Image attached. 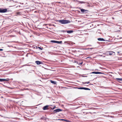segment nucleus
<instances>
[{
	"mask_svg": "<svg viewBox=\"0 0 122 122\" xmlns=\"http://www.w3.org/2000/svg\"><path fill=\"white\" fill-rule=\"evenodd\" d=\"M58 21L61 23V24H67L70 23L71 22L69 20H58Z\"/></svg>",
	"mask_w": 122,
	"mask_h": 122,
	"instance_id": "nucleus-1",
	"label": "nucleus"
},
{
	"mask_svg": "<svg viewBox=\"0 0 122 122\" xmlns=\"http://www.w3.org/2000/svg\"><path fill=\"white\" fill-rule=\"evenodd\" d=\"M76 88L78 89H84L85 90H90V89H89L88 88H85V87H74V88Z\"/></svg>",
	"mask_w": 122,
	"mask_h": 122,
	"instance_id": "nucleus-2",
	"label": "nucleus"
},
{
	"mask_svg": "<svg viewBox=\"0 0 122 122\" xmlns=\"http://www.w3.org/2000/svg\"><path fill=\"white\" fill-rule=\"evenodd\" d=\"M79 8L80 9L82 13H87L86 12H88V10H85L83 9H81L80 7Z\"/></svg>",
	"mask_w": 122,
	"mask_h": 122,
	"instance_id": "nucleus-3",
	"label": "nucleus"
},
{
	"mask_svg": "<svg viewBox=\"0 0 122 122\" xmlns=\"http://www.w3.org/2000/svg\"><path fill=\"white\" fill-rule=\"evenodd\" d=\"M7 9H4L2 8H0V13H3L7 12Z\"/></svg>",
	"mask_w": 122,
	"mask_h": 122,
	"instance_id": "nucleus-4",
	"label": "nucleus"
},
{
	"mask_svg": "<svg viewBox=\"0 0 122 122\" xmlns=\"http://www.w3.org/2000/svg\"><path fill=\"white\" fill-rule=\"evenodd\" d=\"M10 79L9 78L6 79H1L0 78V82H4L5 81H9Z\"/></svg>",
	"mask_w": 122,
	"mask_h": 122,
	"instance_id": "nucleus-5",
	"label": "nucleus"
},
{
	"mask_svg": "<svg viewBox=\"0 0 122 122\" xmlns=\"http://www.w3.org/2000/svg\"><path fill=\"white\" fill-rule=\"evenodd\" d=\"M90 74H104L102 72H93L90 73Z\"/></svg>",
	"mask_w": 122,
	"mask_h": 122,
	"instance_id": "nucleus-6",
	"label": "nucleus"
},
{
	"mask_svg": "<svg viewBox=\"0 0 122 122\" xmlns=\"http://www.w3.org/2000/svg\"><path fill=\"white\" fill-rule=\"evenodd\" d=\"M49 105H47L44 106L42 108L44 110H46L49 109L50 108H48Z\"/></svg>",
	"mask_w": 122,
	"mask_h": 122,
	"instance_id": "nucleus-7",
	"label": "nucleus"
},
{
	"mask_svg": "<svg viewBox=\"0 0 122 122\" xmlns=\"http://www.w3.org/2000/svg\"><path fill=\"white\" fill-rule=\"evenodd\" d=\"M62 110L60 109H57L54 110L53 112L54 113H56L57 112H58L61 111H62Z\"/></svg>",
	"mask_w": 122,
	"mask_h": 122,
	"instance_id": "nucleus-8",
	"label": "nucleus"
},
{
	"mask_svg": "<svg viewBox=\"0 0 122 122\" xmlns=\"http://www.w3.org/2000/svg\"><path fill=\"white\" fill-rule=\"evenodd\" d=\"M35 62L36 63L37 65H39L40 64H43V62L42 61H36Z\"/></svg>",
	"mask_w": 122,
	"mask_h": 122,
	"instance_id": "nucleus-9",
	"label": "nucleus"
},
{
	"mask_svg": "<svg viewBox=\"0 0 122 122\" xmlns=\"http://www.w3.org/2000/svg\"><path fill=\"white\" fill-rule=\"evenodd\" d=\"M116 79L117 81L120 82L121 83L122 82V78H116Z\"/></svg>",
	"mask_w": 122,
	"mask_h": 122,
	"instance_id": "nucleus-10",
	"label": "nucleus"
},
{
	"mask_svg": "<svg viewBox=\"0 0 122 122\" xmlns=\"http://www.w3.org/2000/svg\"><path fill=\"white\" fill-rule=\"evenodd\" d=\"M66 32L68 33H71L73 32V31L72 30H66Z\"/></svg>",
	"mask_w": 122,
	"mask_h": 122,
	"instance_id": "nucleus-11",
	"label": "nucleus"
},
{
	"mask_svg": "<svg viewBox=\"0 0 122 122\" xmlns=\"http://www.w3.org/2000/svg\"><path fill=\"white\" fill-rule=\"evenodd\" d=\"M98 41H105V40L103 38H99L97 39Z\"/></svg>",
	"mask_w": 122,
	"mask_h": 122,
	"instance_id": "nucleus-12",
	"label": "nucleus"
},
{
	"mask_svg": "<svg viewBox=\"0 0 122 122\" xmlns=\"http://www.w3.org/2000/svg\"><path fill=\"white\" fill-rule=\"evenodd\" d=\"M107 53H109V55H112L113 54V53H114L115 52L113 51H108Z\"/></svg>",
	"mask_w": 122,
	"mask_h": 122,
	"instance_id": "nucleus-13",
	"label": "nucleus"
},
{
	"mask_svg": "<svg viewBox=\"0 0 122 122\" xmlns=\"http://www.w3.org/2000/svg\"><path fill=\"white\" fill-rule=\"evenodd\" d=\"M50 81L51 82V83L53 84L54 85H56V82L55 81L51 80H50Z\"/></svg>",
	"mask_w": 122,
	"mask_h": 122,
	"instance_id": "nucleus-14",
	"label": "nucleus"
},
{
	"mask_svg": "<svg viewBox=\"0 0 122 122\" xmlns=\"http://www.w3.org/2000/svg\"><path fill=\"white\" fill-rule=\"evenodd\" d=\"M88 110V109H85L82 110L83 112L84 113H85V112L87 111Z\"/></svg>",
	"mask_w": 122,
	"mask_h": 122,
	"instance_id": "nucleus-15",
	"label": "nucleus"
},
{
	"mask_svg": "<svg viewBox=\"0 0 122 122\" xmlns=\"http://www.w3.org/2000/svg\"><path fill=\"white\" fill-rule=\"evenodd\" d=\"M62 43V41H56V43L61 44V43Z\"/></svg>",
	"mask_w": 122,
	"mask_h": 122,
	"instance_id": "nucleus-16",
	"label": "nucleus"
},
{
	"mask_svg": "<svg viewBox=\"0 0 122 122\" xmlns=\"http://www.w3.org/2000/svg\"><path fill=\"white\" fill-rule=\"evenodd\" d=\"M56 108V106H55L54 107H53L52 108L51 107H50V108L51 109L49 110L51 111V110L54 109Z\"/></svg>",
	"mask_w": 122,
	"mask_h": 122,
	"instance_id": "nucleus-17",
	"label": "nucleus"
},
{
	"mask_svg": "<svg viewBox=\"0 0 122 122\" xmlns=\"http://www.w3.org/2000/svg\"><path fill=\"white\" fill-rule=\"evenodd\" d=\"M38 48L39 49L41 50H43V47H38Z\"/></svg>",
	"mask_w": 122,
	"mask_h": 122,
	"instance_id": "nucleus-18",
	"label": "nucleus"
},
{
	"mask_svg": "<svg viewBox=\"0 0 122 122\" xmlns=\"http://www.w3.org/2000/svg\"><path fill=\"white\" fill-rule=\"evenodd\" d=\"M56 41L54 40H51V42L52 43H56Z\"/></svg>",
	"mask_w": 122,
	"mask_h": 122,
	"instance_id": "nucleus-19",
	"label": "nucleus"
},
{
	"mask_svg": "<svg viewBox=\"0 0 122 122\" xmlns=\"http://www.w3.org/2000/svg\"><path fill=\"white\" fill-rule=\"evenodd\" d=\"M60 31H61V32H62L63 33H65L66 32V30H61Z\"/></svg>",
	"mask_w": 122,
	"mask_h": 122,
	"instance_id": "nucleus-20",
	"label": "nucleus"
},
{
	"mask_svg": "<svg viewBox=\"0 0 122 122\" xmlns=\"http://www.w3.org/2000/svg\"><path fill=\"white\" fill-rule=\"evenodd\" d=\"M21 13L20 12H17L16 14L18 15H20L21 14Z\"/></svg>",
	"mask_w": 122,
	"mask_h": 122,
	"instance_id": "nucleus-21",
	"label": "nucleus"
},
{
	"mask_svg": "<svg viewBox=\"0 0 122 122\" xmlns=\"http://www.w3.org/2000/svg\"><path fill=\"white\" fill-rule=\"evenodd\" d=\"M77 63L79 65H81L82 63H83V62H81V63Z\"/></svg>",
	"mask_w": 122,
	"mask_h": 122,
	"instance_id": "nucleus-22",
	"label": "nucleus"
},
{
	"mask_svg": "<svg viewBox=\"0 0 122 122\" xmlns=\"http://www.w3.org/2000/svg\"><path fill=\"white\" fill-rule=\"evenodd\" d=\"M59 120L60 119H59ZM60 120H64V121H66V120L64 119H60Z\"/></svg>",
	"mask_w": 122,
	"mask_h": 122,
	"instance_id": "nucleus-23",
	"label": "nucleus"
},
{
	"mask_svg": "<svg viewBox=\"0 0 122 122\" xmlns=\"http://www.w3.org/2000/svg\"><path fill=\"white\" fill-rule=\"evenodd\" d=\"M3 50V49H0V51H2Z\"/></svg>",
	"mask_w": 122,
	"mask_h": 122,
	"instance_id": "nucleus-24",
	"label": "nucleus"
},
{
	"mask_svg": "<svg viewBox=\"0 0 122 122\" xmlns=\"http://www.w3.org/2000/svg\"><path fill=\"white\" fill-rule=\"evenodd\" d=\"M90 83V82L89 81H88L86 83L87 84H89Z\"/></svg>",
	"mask_w": 122,
	"mask_h": 122,
	"instance_id": "nucleus-25",
	"label": "nucleus"
},
{
	"mask_svg": "<svg viewBox=\"0 0 122 122\" xmlns=\"http://www.w3.org/2000/svg\"><path fill=\"white\" fill-rule=\"evenodd\" d=\"M86 83H87V82H84V84H86Z\"/></svg>",
	"mask_w": 122,
	"mask_h": 122,
	"instance_id": "nucleus-26",
	"label": "nucleus"
},
{
	"mask_svg": "<svg viewBox=\"0 0 122 122\" xmlns=\"http://www.w3.org/2000/svg\"><path fill=\"white\" fill-rule=\"evenodd\" d=\"M82 83L83 84H84V82H82Z\"/></svg>",
	"mask_w": 122,
	"mask_h": 122,
	"instance_id": "nucleus-27",
	"label": "nucleus"
},
{
	"mask_svg": "<svg viewBox=\"0 0 122 122\" xmlns=\"http://www.w3.org/2000/svg\"><path fill=\"white\" fill-rule=\"evenodd\" d=\"M117 53H120L119 52V51H117Z\"/></svg>",
	"mask_w": 122,
	"mask_h": 122,
	"instance_id": "nucleus-28",
	"label": "nucleus"
},
{
	"mask_svg": "<svg viewBox=\"0 0 122 122\" xmlns=\"http://www.w3.org/2000/svg\"><path fill=\"white\" fill-rule=\"evenodd\" d=\"M0 116H1L2 117H3L1 115H0Z\"/></svg>",
	"mask_w": 122,
	"mask_h": 122,
	"instance_id": "nucleus-29",
	"label": "nucleus"
},
{
	"mask_svg": "<svg viewBox=\"0 0 122 122\" xmlns=\"http://www.w3.org/2000/svg\"><path fill=\"white\" fill-rule=\"evenodd\" d=\"M91 57H88L87 58H90Z\"/></svg>",
	"mask_w": 122,
	"mask_h": 122,
	"instance_id": "nucleus-30",
	"label": "nucleus"
},
{
	"mask_svg": "<svg viewBox=\"0 0 122 122\" xmlns=\"http://www.w3.org/2000/svg\"><path fill=\"white\" fill-rule=\"evenodd\" d=\"M87 76H83V77H86Z\"/></svg>",
	"mask_w": 122,
	"mask_h": 122,
	"instance_id": "nucleus-31",
	"label": "nucleus"
},
{
	"mask_svg": "<svg viewBox=\"0 0 122 122\" xmlns=\"http://www.w3.org/2000/svg\"><path fill=\"white\" fill-rule=\"evenodd\" d=\"M46 28H48V27H47V26H46Z\"/></svg>",
	"mask_w": 122,
	"mask_h": 122,
	"instance_id": "nucleus-32",
	"label": "nucleus"
},
{
	"mask_svg": "<svg viewBox=\"0 0 122 122\" xmlns=\"http://www.w3.org/2000/svg\"><path fill=\"white\" fill-rule=\"evenodd\" d=\"M90 85H93V84H91Z\"/></svg>",
	"mask_w": 122,
	"mask_h": 122,
	"instance_id": "nucleus-33",
	"label": "nucleus"
},
{
	"mask_svg": "<svg viewBox=\"0 0 122 122\" xmlns=\"http://www.w3.org/2000/svg\"><path fill=\"white\" fill-rule=\"evenodd\" d=\"M122 38V37H121V38H120V39H121V38Z\"/></svg>",
	"mask_w": 122,
	"mask_h": 122,
	"instance_id": "nucleus-34",
	"label": "nucleus"
},
{
	"mask_svg": "<svg viewBox=\"0 0 122 122\" xmlns=\"http://www.w3.org/2000/svg\"><path fill=\"white\" fill-rule=\"evenodd\" d=\"M86 114H87V113H88V112L87 113V112H86Z\"/></svg>",
	"mask_w": 122,
	"mask_h": 122,
	"instance_id": "nucleus-35",
	"label": "nucleus"
},
{
	"mask_svg": "<svg viewBox=\"0 0 122 122\" xmlns=\"http://www.w3.org/2000/svg\"><path fill=\"white\" fill-rule=\"evenodd\" d=\"M66 41L65 42V43H66Z\"/></svg>",
	"mask_w": 122,
	"mask_h": 122,
	"instance_id": "nucleus-36",
	"label": "nucleus"
},
{
	"mask_svg": "<svg viewBox=\"0 0 122 122\" xmlns=\"http://www.w3.org/2000/svg\"><path fill=\"white\" fill-rule=\"evenodd\" d=\"M100 56H102V55H100Z\"/></svg>",
	"mask_w": 122,
	"mask_h": 122,
	"instance_id": "nucleus-37",
	"label": "nucleus"
},
{
	"mask_svg": "<svg viewBox=\"0 0 122 122\" xmlns=\"http://www.w3.org/2000/svg\"><path fill=\"white\" fill-rule=\"evenodd\" d=\"M89 113H91L90 112H89Z\"/></svg>",
	"mask_w": 122,
	"mask_h": 122,
	"instance_id": "nucleus-38",
	"label": "nucleus"
}]
</instances>
